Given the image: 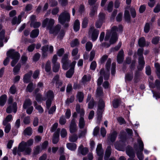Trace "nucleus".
I'll return each mask as SVG.
<instances>
[{"mask_svg": "<svg viewBox=\"0 0 160 160\" xmlns=\"http://www.w3.org/2000/svg\"><path fill=\"white\" fill-rule=\"evenodd\" d=\"M55 23V21L53 19L47 18L45 19L42 22V27H46V29L49 30V33L55 35L56 32L60 28V25H58L53 28V26Z\"/></svg>", "mask_w": 160, "mask_h": 160, "instance_id": "nucleus-1", "label": "nucleus"}, {"mask_svg": "<svg viewBox=\"0 0 160 160\" xmlns=\"http://www.w3.org/2000/svg\"><path fill=\"white\" fill-rule=\"evenodd\" d=\"M7 57L3 61V64L6 66L7 65L9 61V58L12 59L11 62V65L12 67L14 66L18 61L20 55L18 52H15L13 49H11L8 51L7 53Z\"/></svg>", "mask_w": 160, "mask_h": 160, "instance_id": "nucleus-2", "label": "nucleus"}, {"mask_svg": "<svg viewBox=\"0 0 160 160\" xmlns=\"http://www.w3.org/2000/svg\"><path fill=\"white\" fill-rule=\"evenodd\" d=\"M33 143V140L30 139L27 142H22L18 147V151L23 152L25 155H29L31 152L32 149L29 147Z\"/></svg>", "mask_w": 160, "mask_h": 160, "instance_id": "nucleus-3", "label": "nucleus"}, {"mask_svg": "<svg viewBox=\"0 0 160 160\" xmlns=\"http://www.w3.org/2000/svg\"><path fill=\"white\" fill-rule=\"evenodd\" d=\"M122 29V26H119L118 28L116 26H114L111 29V32H108L106 35L105 40L107 41L109 39L111 33L112 36L110 39V42L111 44H113L116 42L118 39V37L116 32L118 31H121Z\"/></svg>", "mask_w": 160, "mask_h": 160, "instance_id": "nucleus-4", "label": "nucleus"}, {"mask_svg": "<svg viewBox=\"0 0 160 160\" xmlns=\"http://www.w3.org/2000/svg\"><path fill=\"white\" fill-rule=\"evenodd\" d=\"M111 62V61L110 59H109L108 60L106 64L107 70L105 72L103 70H101L100 71V74L101 76L100 77L98 80L97 84L98 85H100L103 81V78L102 77V75H103L105 80H107L109 78V70Z\"/></svg>", "mask_w": 160, "mask_h": 160, "instance_id": "nucleus-5", "label": "nucleus"}, {"mask_svg": "<svg viewBox=\"0 0 160 160\" xmlns=\"http://www.w3.org/2000/svg\"><path fill=\"white\" fill-rule=\"evenodd\" d=\"M70 14L67 11H65L61 13L58 17L59 22L62 24L69 22L70 20Z\"/></svg>", "mask_w": 160, "mask_h": 160, "instance_id": "nucleus-6", "label": "nucleus"}, {"mask_svg": "<svg viewBox=\"0 0 160 160\" xmlns=\"http://www.w3.org/2000/svg\"><path fill=\"white\" fill-rule=\"evenodd\" d=\"M137 142L139 145V151H138L137 152V155L139 160H142L143 158L142 152L143 149L144 144L140 138L137 139ZM145 160H148V159L146 158Z\"/></svg>", "mask_w": 160, "mask_h": 160, "instance_id": "nucleus-7", "label": "nucleus"}, {"mask_svg": "<svg viewBox=\"0 0 160 160\" xmlns=\"http://www.w3.org/2000/svg\"><path fill=\"white\" fill-rule=\"evenodd\" d=\"M143 49L140 48L138 50V54L139 56L138 59L139 65L138 66V68L139 70H142L144 66L145 62L143 60V57L142 56V52Z\"/></svg>", "mask_w": 160, "mask_h": 160, "instance_id": "nucleus-8", "label": "nucleus"}, {"mask_svg": "<svg viewBox=\"0 0 160 160\" xmlns=\"http://www.w3.org/2000/svg\"><path fill=\"white\" fill-rule=\"evenodd\" d=\"M99 30L94 28V27L90 28L89 31V37L93 41H94L98 38L99 34Z\"/></svg>", "mask_w": 160, "mask_h": 160, "instance_id": "nucleus-9", "label": "nucleus"}, {"mask_svg": "<svg viewBox=\"0 0 160 160\" xmlns=\"http://www.w3.org/2000/svg\"><path fill=\"white\" fill-rule=\"evenodd\" d=\"M104 106V103L103 101L102 100H100L99 102L98 107L97 111V114L98 115V119L101 118V115Z\"/></svg>", "mask_w": 160, "mask_h": 160, "instance_id": "nucleus-10", "label": "nucleus"}, {"mask_svg": "<svg viewBox=\"0 0 160 160\" xmlns=\"http://www.w3.org/2000/svg\"><path fill=\"white\" fill-rule=\"evenodd\" d=\"M76 63V62L74 61L72 62L70 65V66L71 68L66 73V76L67 78H70L72 77L74 73V69Z\"/></svg>", "mask_w": 160, "mask_h": 160, "instance_id": "nucleus-11", "label": "nucleus"}, {"mask_svg": "<svg viewBox=\"0 0 160 160\" xmlns=\"http://www.w3.org/2000/svg\"><path fill=\"white\" fill-rule=\"evenodd\" d=\"M70 131L71 133L75 132L77 130L76 120L73 119L70 125Z\"/></svg>", "mask_w": 160, "mask_h": 160, "instance_id": "nucleus-12", "label": "nucleus"}, {"mask_svg": "<svg viewBox=\"0 0 160 160\" xmlns=\"http://www.w3.org/2000/svg\"><path fill=\"white\" fill-rule=\"evenodd\" d=\"M62 67L63 69L66 70L67 69L69 64V61L68 59V55H65L62 60Z\"/></svg>", "mask_w": 160, "mask_h": 160, "instance_id": "nucleus-13", "label": "nucleus"}, {"mask_svg": "<svg viewBox=\"0 0 160 160\" xmlns=\"http://www.w3.org/2000/svg\"><path fill=\"white\" fill-rule=\"evenodd\" d=\"M59 77L58 75H56L53 79L51 83L53 84H54L56 86L59 88L62 84V82L59 80Z\"/></svg>", "mask_w": 160, "mask_h": 160, "instance_id": "nucleus-14", "label": "nucleus"}, {"mask_svg": "<svg viewBox=\"0 0 160 160\" xmlns=\"http://www.w3.org/2000/svg\"><path fill=\"white\" fill-rule=\"evenodd\" d=\"M97 153L99 156L98 160H102L103 157V152L102 148V145L100 144H98L96 149Z\"/></svg>", "mask_w": 160, "mask_h": 160, "instance_id": "nucleus-15", "label": "nucleus"}, {"mask_svg": "<svg viewBox=\"0 0 160 160\" xmlns=\"http://www.w3.org/2000/svg\"><path fill=\"white\" fill-rule=\"evenodd\" d=\"M17 110V103L16 102H14L12 106H10L7 108L6 112L8 113H10L13 111L15 113L16 112Z\"/></svg>", "mask_w": 160, "mask_h": 160, "instance_id": "nucleus-16", "label": "nucleus"}, {"mask_svg": "<svg viewBox=\"0 0 160 160\" xmlns=\"http://www.w3.org/2000/svg\"><path fill=\"white\" fill-rule=\"evenodd\" d=\"M45 97L44 98L46 99L52 100L54 97V94L53 92L51 91H49L47 92L44 93Z\"/></svg>", "mask_w": 160, "mask_h": 160, "instance_id": "nucleus-17", "label": "nucleus"}, {"mask_svg": "<svg viewBox=\"0 0 160 160\" xmlns=\"http://www.w3.org/2000/svg\"><path fill=\"white\" fill-rule=\"evenodd\" d=\"M126 152L127 154L130 158H133L135 157L134 151L132 148L128 147L126 149Z\"/></svg>", "mask_w": 160, "mask_h": 160, "instance_id": "nucleus-18", "label": "nucleus"}, {"mask_svg": "<svg viewBox=\"0 0 160 160\" xmlns=\"http://www.w3.org/2000/svg\"><path fill=\"white\" fill-rule=\"evenodd\" d=\"M117 61L119 63H121L123 59V51L122 50H120L117 55Z\"/></svg>", "mask_w": 160, "mask_h": 160, "instance_id": "nucleus-19", "label": "nucleus"}, {"mask_svg": "<svg viewBox=\"0 0 160 160\" xmlns=\"http://www.w3.org/2000/svg\"><path fill=\"white\" fill-rule=\"evenodd\" d=\"M60 129L58 128L57 130V132H55L52 139V142L54 144L57 143L59 141V132Z\"/></svg>", "mask_w": 160, "mask_h": 160, "instance_id": "nucleus-20", "label": "nucleus"}, {"mask_svg": "<svg viewBox=\"0 0 160 160\" xmlns=\"http://www.w3.org/2000/svg\"><path fill=\"white\" fill-rule=\"evenodd\" d=\"M78 151L82 155H85L88 152V149L87 148H83V146L81 145L78 148Z\"/></svg>", "mask_w": 160, "mask_h": 160, "instance_id": "nucleus-21", "label": "nucleus"}, {"mask_svg": "<svg viewBox=\"0 0 160 160\" xmlns=\"http://www.w3.org/2000/svg\"><path fill=\"white\" fill-rule=\"evenodd\" d=\"M32 102L29 99H27L25 100L23 103V107L24 109H26L31 106Z\"/></svg>", "mask_w": 160, "mask_h": 160, "instance_id": "nucleus-22", "label": "nucleus"}, {"mask_svg": "<svg viewBox=\"0 0 160 160\" xmlns=\"http://www.w3.org/2000/svg\"><path fill=\"white\" fill-rule=\"evenodd\" d=\"M32 74V72L30 71L25 75L23 79L25 83H27L29 82Z\"/></svg>", "mask_w": 160, "mask_h": 160, "instance_id": "nucleus-23", "label": "nucleus"}, {"mask_svg": "<svg viewBox=\"0 0 160 160\" xmlns=\"http://www.w3.org/2000/svg\"><path fill=\"white\" fill-rule=\"evenodd\" d=\"M67 147L69 149L72 151L75 150L77 148L76 145L73 143H68L67 144Z\"/></svg>", "mask_w": 160, "mask_h": 160, "instance_id": "nucleus-24", "label": "nucleus"}, {"mask_svg": "<svg viewBox=\"0 0 160 160\" xmlns=\"http://www.w3.org/2000/svg\"><path fill=\"white\" fill-rule=\"evenodd\" d=\"M83 116H80L79 120V126L80 128H83L85 125V122L83 117Z\"/></svg>", "mask_w": 160, "mask_h": 160, "instance_id": "nucleus-25", "label": "nucleus"}, {"mask_svg": "<svg viewBox=\"0 0 160 160\" xmlns=\"http://www.w3.org/2000/svg\"><path fill=\"white\" fill-rule=\"evenodd\" d=\"M61 28V26H60V28L58 29V31L56 32V34L55 35H53L54 36H55L57 34L58 35V38L61 39L62 38L64 35V32L63 30H60V29Z\"/></svg>", "mask_w": 160, "mask_h": 160, "instance_id": "nucleus-26", "label": "nucleus"}, {"mask_svg": "<svg viewBox=\"0 0 160 160\" xmlns=\"http://www.w3.org/2000/svg\"><path fill=\"white\" fill-rule=\"evenodd\" d=\"M39 31L38 29H35L32 30L31 33L30 37L32 38L37 37L38 35Z\"/></svg>", "mask_w": 160, "mask_h": 160, "instance_id": "nucleus-27", "label": "nucleus"}, {"mask_svg": "<svg viewBox=\"0 0 160 160\" xmlns=\"http://www.w3.org/2000/svg\"><path fill=\"white\" fill-rule=\"evenodd\" d=\"M80 28V22L78 20H76L75 21L73 26V29L75 31H77L79 30Z\"/></svg>", "mask_w": 160, "mask_h": 160, "instance_id": "nucleus-28", "label": "nucleus"}, {"mask_svg": "<svg viewBox=\"0 0 160 160\" xmlns=\"http://www.w3.org/2000/svg\"><path fill=\"white\" fill-rule=\"evenodd\" d=\"M7 99V96L5 95L2 96L0 98V106H3Z\"/></svg>", "mask_w": 160, "mask_h": 160, "instance_id": "nucleus-29", "label": "nucleus"}, {"mask_svg": "<svg viewBox=\"0 0 160 160\" xmlns=\"http://www.w3.org/2000/svg\"><path fill=\"white\" fill-rule=\"evenodd\" d=\"M48 45L43 47L42 48V51L43 56L45 57L47 56L48 52Z\"/></svg>", "mask_w": 160, "mask_h": 160, "instance_id": "nucleus-30", "label": "nucleus"}, {"mask_svg": "<svg viewBox=\"0 0 160 160\" xmlns=\"http://www.w3.org/2000/svg\"><path fill=\"white\" fill-rule=\"evenodd\" d=\"M111 149V148L109 146L107 147L105 156V160H107L110 156Z\"/></svg>", "mask_w": 160, "mask_h": 160, "instance_id": "nucleus-31", "label": "nucleus"}, {"mask_svg": "<svg viewBox=\"0 0 160 160\" xmlns=\"http://www.w3.org/2000/svg\"><path fill=\"white\" fill-rule=\"evenodd\" d=\"M76 110L78 113H80V116H84V112L82 109H80V105L78 104L76 106Z\"/></svg>", "mask_w": 160, "mask_h": 160, "instance_id": "nucleus-32", "label": "nucleus"}, {"mask_svg": "<svg viewBox=\"0 0 160 160\" xmlns=\"http://www.w3.org/2000/svg\"><path fill=\"white\" fill-rule=\"evenodd\" d=\"M5 31L2 30L0 32V47H2L3 46L2 41L4 37Z\"/></svg>", "mask_w": 160, "mask_h": 160, "instance_id": "nucleus-33", "label": "nucleus"}, {"mask_svg": "<svg viewBox=\"0 0 160 160\" xmlns=\"http://www.w3.org/2000/svg\"><path fill=\"white\" fill-rule=\"evenodd\" d=\"M84 98L83 94L82 92H79L77 95V98L79 102H81L83 101Z\"/></svg>", "mask_w": 160, "mask_h": 160, "instance_id": "nucleus-34", "label": "nucleus"}, {"mask_svg": "<svg viewBox=\"0 0 160 160\" xmlns=\"http://www.w3.org/2000/svg\"><path fill=\"white\" fill-rule=\"evenodd\" d=\"M28 57L25 54H24L22 56L20 62L22 64H25L28 61Z\"/></svg>", "mask_w": 160, "mask_h": 160, "instance_id": "nucleus-35", "label": "nucleus"}, {"mask_svg": "<svg viewBox=\"0 0 160 160\" xmlns=\"http://www.w3.org/2000/svg\"><path fill=\"white\" fill-rule=\"evenodd\" d=\"M78 50L77 48L74 49L72 52V55L74 57V59H77L79 58L78 55H76L78 53Z\"/></svg>", "mask_w": 160, "mask_h": 160, "instance_id": "nucleus-36", "label": "nucleus"}, {"mask_svg": "<svg viewBox=\"0 0 160 160\" xmlns=\"http://www.w3.org/2000/svg\"><path fill=\"white\" fill-rule=\"evenodd\" d=\"M12 119V116L11 115H8L4 120L3 122V124L4 125H5L6 124H8V122H10Z\"/></svg>", "mask_w": 160, "mask_h": 160, "instance_id": "nucleus-37", "label": "nucleus"}, {"mask_svg": "<svg viewBox=\"0 0 160 160\" xmlns=\"http://www.w3.org/2000/svg\"><path fill=\"white\" fill-rule=\"evenodd\" d=\"M21 64L20 63H18V64L13 69V72L14 75L17 74L19 72L21 68Z\"/></svg>", "mask_w": 160, "mask_h": 160, "instance_id": "nucleus-38", "label": "nucleus"}, {"mask_svg": "<svg viewBox=\"0 0 160 160\" xmlns=\"http://www.w3.org/2000/svg\"><path fill=\"white\" fill-rule=\"evenodd\" d=\"M36 99L38 102H41L42 101L45 100L44 98L42 97V95L39 93L36 95Z\"/></svg>", "mask_w": 160, "mask_h": 160, "instance_id": "nucleus-39", "label": "nucleus"}, {"mask_svg": "<svg viewBox=\"0 0 160 160\" xmlns=\"http://www.w3.org/2000/svg\"><path fill=\"white\" fill-rule=\"evenodd\" d=\"M138 44L140 47H143L145 45V38L142 37L140 38L138 40Z\"/></svg>", "mask_w": 160, "mask_h": 160, "instance_id": "nucleus-40", "label": "nucleus"}, {"mask_svg": "<svg viewBox=\"0 0 160 160\" xmlns=\"http://www.w3.org/2000/svg\"><path fill=\"white\" fill-rule=\"evenodd\" d=\"M155 67L157 71V73L158 78H160V66L158 63H155Z\"/></svg>", "mask_w": 160, "mask_h": 160, "instance_id": "nucleus-41", "label": "nucleus"}, {"mask_svg": "<svg viewBox=\"0 0 160 160\" xmlns=\"http://www.w3.org/2000/svg\"><path fill=\"white\" fill-rule=\"evenodd\" d=\"M25 134L28 135H31L32 132V129L29 127L27 128L24 131Z\"/></svg>", "mask_w": 160, "mask_h": 160, "instance_id": "nucleus-42", "label": "nucleus"}, {"mask_svg": "<svg viewBox=\"0 0 160 160\" xmlns=\"http://www.w3.org/2000/svg\"><path fill=\"white\" fill-rule=\"evenodd\" d=\"M133 77V74L132 73L127 74L125 76V80L126 81H130L132 79Z\"/></svg>", "mask_w": 160, "mask_h": 160, "instance_id": "nucleus-43", "label": "nucleus"}, {"mask_svg": "<svg viewBox=\"0 0 160 160\" xmlns=\"http://www.w3.org/2000/svg\"><path fill=\"white\" fill-rule=\"evenodd\" d=\"M50 61H48L45 65V70L46 72H49L51 70V65H50Z\"/></svg>", "mask_w": 160, "mask_h": 160, "instance_id": "nucleus-44", "label": "nucleus"}, {"mask_svg": "<svg viewBox=\"0 0 160 160\" xmlns=\"http://www.w3.org/2000/svg\"><path fill=\"white\" fill-rule=\"evenodd\" d=\"M36 104L37 102H34V105L35 106V108L38 111L39 113H42L43 112V110L42 108L40 106H36Z\"/></svg>", "mask_w": 160, "mask_h": 160, "instance_id": "nucleus-45", "label": "nucleus"}, {"mask_svg": "<svg viewBox=\"0 0 160 160\" xmlns=\"http://www.w3.org/2000/svg\"><path fill=\"white\" fill-rule=\"evenodd\" d=\"M78 136L74 134L69 137V141L71 142H75L78 139Z\"/></svg>", "mask_w": 160, "mask_h": 160, "instance_id": "nucleus-46", "label": "nucleus"}, {"mask_svg": "<svg viewBox=\"0 0 160 160\" xmlns=\"http://www.w3.org/2000/svg\"><path fill=\"white\" fill-rule=\"evenodd\" d=\"M103 93L102 88L99 87L96 90V95L97 96H101Z\"/></svg>", "mask_w": 160, "mask_h": 160, "instance_id": "nucleus-47", "label": "nucleus"}, {"mask_svg": "<svg viewBox=\"0 0 160 160\" xmlns=\"http://www.w3.org/2000/svg\"><path fill=\"white\" fill-rule=\"evenodd\" d=\"M31 26L33 27L34 28H38L41 25V23L39 22H31Z\"/></svg>", "mask_w": 160, "mask_h": 160, "instance_id": "nucleus-48", "label": "nucleus"}, {"mask_svg": "<svg viewBox=\"0 0 160 160\" xmlns=\"http://www.w3.org/2000/svg\"><path fill=\"white\" fill-rule=\"evenodd\" d=\"M120 100L118 99H115L113 102V106L114 108H117L120 104Z\"/></svg>", "mask_w": 160, "mask_h": 160, "instance_id": "nucleus-49", "label": "nucleus"}, {"mask_svg": "<svg viewBox=\"0 0 160 160\" xmlns=\"http://www.w3.org/2000/svg\"><path fill=\"white\" fill-rule=\"evenodd\" d=\"M92 43L88 42H87L86 45V48L87 51H89L92 49Z\"/></svg>", "mask_w": 160, "mask_h": 160, "instance_id": "nucleus-50", "label": "nucleus"}, {"mask_svg": "<svg viewBox=\"0 0 160 160\" xmlns=\"http://www.w3.org/2000/svg\"><path fill=\"white\" fill-rule=\"evenodd\" d=\"M5 127L4 129V131L6 133H8L10 131L11 129V126L10 124L9 123L6 124L5 125Z\"/></svg>", "mask_w": 160, "mask_h": 160, "instance_id": "nucleus-51", "label": "nucleus"}, {"mask_svg": "<svg viewBox=\"0 0 160 160\" xmlns=\"http://www.w3.org/2000/svg\"><path fill=\"white\" fill-rule=\"evenodd\" d=\"M60 64H56L53 65V71L55 72H57L60 68Z\"/></svg>", "mask_w": 160, "mask_h": 160, "instance_id": "nucleus-52", "label": "nucleus"}, {"mask_svg": "<svg viewBox=\"0 0 160 160\" xmlns=\"http://www.w3.org/2000/svg\"><path fill=\"white\" fill-rule=\"evenodd\" d=\"M67 133L66 130L64 128L62 129L61 132V137L62 138H65L67 136Z\"/></svg>", "mask_w": 160, "mask_h": 160, "instance_id": "nucleus-53", "label": "nucleus"}, {"mask_svg": "<svg viewBox=\"0 0 160 160\" xmlns=\"http://www.w3.org/2000/svg\"><path fill=\"white\" fill-rule=\"evenodd\" d=\"M34 87H33L32 83H30L28 86L27 88V90L30 92H32Z\"/></svg>", "mask_w": 160, "mask_h": 160, "instance_id": "nucleus-54", "label": "nucleus"}, {"mask_svg": "<svg viewBox=\"0 0 160 160\" xmlns=\"http://www.w3.org/2000/svg\"><path fill=\"white\" fill-rule=\"evenodd\" d=\"M124 16L125 19L127 21H129L130 19V15L129 12L128 11H125L124 13Z\"/></svg>", "mask_w": 160, "mask_h": 160, "instance_id": "nucleus-55", "label": "nucleus"}, {"mask_svg": "<svg viewBox=\"0 0 160 160\" xmlns=\"http://www.w3.org/2000/svg\"><path fill=\"white\" fill-rule=\"evenodd\" d=\"M16 91V88L14 85H13L10 87L9 89V92L12 94H14L15 93Z\"/></svg>", "mask_w": 160, "mask_h": 160, "instance_id": "nucleus-56", "label": "nucleus"}, {"mask_svg": "<svg viewBox=\"0 0 160 160\" xmlns=\"http://www.w3.org/2000/svg\"><path fill=\"white\" fill-rule=\"evenodd\" d=\"M79 44V42L78 40L75 39L72 42L71 45L72 47H74L78 45Z\"/></svg>", "mask_w": 160, "mask_h": 160, "instance_id": "nucleus-57", "label": "nucleus"}, {"mask_svg": "<svg viewBox=\"0 0 160 160\" xmlns=\"http://www.w3.org/2000/svg\"><path fill=\"white\" fill-rule=\"evenodd\" d=\"M64 52V49L63 48H61L57 50V53L58 56L61 57L63 54Z\"/></svg>", "mask_w": 160, "mask_h": 160, "instance_id": "nucleus-58", "label": "nucleus"}, {"mask_svg": "<svg viewBox=\"0 0 160 160\" xmlns=\"http://www.w3.org/2000/svg\"><path fill=\"white\" fill-rule=\"evenodd\" d=\"M18 22V19L16 17H15L12 18L11 22L13 25L18 24L20 22Z\"/></svg>", "mask_w": 160, "mask_h": 160, "instance_id": "nucleus-59", "label": "nucleus"}, {"mask_svg": "<svg viewBox=\"0 0 160 160\" xmlns=\"http://www.w3.org/2000/svg\"><path fill=\"white\" fill-rule=\"evenodd\" d=\"M117 133L116 132H114L110 136V140L112 142H113L115 140L116 138Z\"/></svg>", "mask_w": 160, "mask_h": 160, "instance_id": "nucleus-60", "label": "nucleus"}, {"mask_svg": "<svg viewBox=\"0 0 160 160\" xmlns=\"http://www.w3.org/2000/svg\"><path fill=\"white\" fill-rule=\"evenodd\" d=\"M58 60V57L57 55H54L52 58V62L53 65L56 64H59L57 62Z\"/></svg>", "mask_w": 160, "mask_h": 160, "instance_id": "nucleus-61", "label": "nucleus"}, {"mask_svg": "<svg viewBox=\"0 0 160 160\" xmlns=\"http://www.w3.org/2000/svg\"><path fill=\"white\" fill-rule=\"evenodd\" d=\"M150 30V25L149 23H146L144 28V31L145 33H148Z\"/></svg>", "mask_w": 160, "mask_h": 160, "instance_id": "nucleus-62", "label": "nucleus"}, {"mask_svg": "<svg viewBox=\"0 0 160 160\" xmlns=\"http://www.w3.org/2000/svg\"><path fill=\"white\" fill-rule=\"evenodd\" d=\"M113 5V3L112 2H110L108 6L107 10L109 12L112 11V7Z\"/></svg>", "mask_w": 160, "mask_h": 160, "instance_id": "nucleus-63", "label": "nucleus"}, {"mask_svg": "<svg viewBox=\"0 0 160 160\" xmlns=\"http://www.w3.org/2000/svg\"><path fill=\"white\" fill-rule=\"evenodd\" d=\"M154 12L155 13H158L160 11V4H157L155 7Z\"/></svg>", "mask_w": 160, "mask_h": 160, "instance_id": "nucleus-64", "label": "nucleus"}]
</instances>
